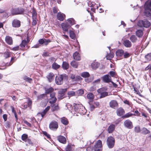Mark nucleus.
Instances as JSON below:
<instances>
[{"label": "nucleus", "mask_w": 151, "mask_h": 151, "mask_svg": "<svg viewBox=\"0 0 151 151\" xmlns=\"http://www.w3.org/2000/svg\"><path fill=\"white\" fill-rule=\"evenodd\" d=\"M67 88L62 89L59 91L58 93L60 95L58 97V98L61 99L63 98L64 96V93L67 91Z\"/></svg>", "instance_id": "9d476101"}, {"label": "nucleus", "mask_w": 151, "mask_h": 151, "mask_svg": "<svg viewBox=\"0 0 151 151\" xmlns=\"http://www.w3.org/2000/svg\"><path fill=\"white\" fill-rule=\"evenodd\" d=\"M134 131L136 133H138L139 132L141 131L140 127L139 126H137L135 127Z\"/></svg>", "instance_id": "49530a36"}, {"label": "nucleus", "mask_w": 151, "mask_h": 151, "mask_svg": "<svg viewBox=\"0 0 151 151\" xmlns=\"http://www.w3.org/2000/svg\"><path fill=\"white\" fill-rule=\"evenodd\" d=\"M24 9L23 8H17L13 9L11 10V13L13 15L22 14H24Z\"/></svg>", "instance_id": "20e7f679"}, {"label": "nucleus", "mask_w": 151, "mask_h": 151, "mask_svg": "<svg viewBox=\"0 0 151 151\" xmlns=\"http://www.w3.org/2000/svg\"><path fill=\"white\" fill-rule=\"evenodd\" d=\"M94 151H102V142L99 140H98L97 142L94 145L93 148Z\"/></svg>", "instance_id": "39448f33"}, {"label": "nucleus", "mask_w": 151, "mask_h": 151, "mask_svg": "<svg viewBox=\"0 0 151 151\" xmlns=\"http://www.w3.org/2000/svg\"><path fill=\"white\" fill-rule=\"evenodd\" d=\"M142 133L144 134H146L150 133V131L148 130L146 128L143 127L141 130Z\"/></svg>", "instance_id": "c85d7f7f"}, {"label": "nucleus", "mask_w": 151, "mask_h": 151, "mask_svg": "<svg viewBox=\"0 0 151 151\" xmlns=\"http://www.w3.org/2000/svg\"><path fill=\"white\" fill-rule=\"evenodd\" d=\"M46 112L44 111L41 113H39L38 115H41L42 117H43L46 114Z\"/></svg>", "instance_id": "052dcab7"}, {"label": "nucleus", "mask_w": 151, "mask_h": 151, "mask_svg": "<svg viewBox=\"0 0 151 151\" xmlns=\"http://www.w3.org/2000/svg\"><path fill=\"white\" fill-rule=\"evenodd\" d=\"M124 125L126 127L129 129H131L133 127L132 122L129 119L127 120L124 122Z\"/></svg>", "instance_id": "6e6552de"}, {"label": "nucleus", "mask_w": 151, "mask_h": 151, "mask_svg": "<svg viewBox=\"0 0 151 151\" xmlns=\"http://www.w3.org/2000/svg\"><path fill=\"white\" fill-rule=\"evenodd\" d=\"M61 122L65 125H67L69 123L68 119L64 117H62L61 119Z\"/></svg>", "instance_id": "bb28decb"}, {"label": "nucleus", "mask_w": 151, "mask_h": 151, "mask_svg": "<svg viewBox=\"0 0 151 151\" xmlns=\"http://www.w3.org/2000/svg\"><path fill=\"white\" fill-rule=\"evenodd\" d=\"M58 140L60 142L65 144L66 143V140L65 137L62 136H60L58 137Z\"/></svg>", "instance_id": "6ab92c4d"}, {"label": "nucleus", "mask_w": 151, "mask_h": 151, "mask_svg": "<svg viewBox=\"0 0 151 151\" xmlns=\"http://www.w3.org/2000/svg\"><path fill=\"white\" fill-rule=\"evenodd\" d=\"M100 79H98L96 80H95L93 82V83H99L100 82Z\"/></svg>", "instance_id": "774afa93"}, {"label": "nucleus", "mask_w": 151, "mask_h": 151, "mask_svg": "<svg viewBox=\"0 0 151 151\" xmlns=\"http://www.w3.org/2000/svg\"><path fill=\"white\" fill-rule=\"evenodd\" d=\"M145 58L148 61L150 60H151V53L148 54L145 56Z\"/></svg>", "instance_id": "8fccbe9b"}, {"label": "nucleus", "mask_w": 151, "mask_h": 151, "mask_svg": "<svg viewBox=\"0 0 151 151\" xmlns=\"http://www.w3.org/2000/svg\"><path fill=\"white\" fill-rule=\"evenodd\" d=\"M57 99L56 97L50 98V103L52 104L55 103Z\"/></svg>", "instance_id": "ea45409f"}, {"label": "nucleus", "mask_w": 151, "mask_h": 151, "mask_svg": "<svg viewBox=\"0 0 151 151\" xmlns=\"http://www.w3.org/2000/svg\"><path fill=\"white\" fill-rule=\"evenodd\" d=\"M100 98H101L105 97L108 95V93L106 91L100 94Z\"/></svg>", "instance_id": "a19ab883"}, {"label": "nucleus", "mask_w": 151, "mask_h": 151, "mask_svg": "<svg viewBox=\"0 0 151 151\" xmlns=\"http://www.w3.org/2000/svg\"><path fill=\"white\" fill-rule=\"evenodd\" d=\"M69 33L70 37L71 39L73 40H75L76 39V35L73 31L70 30Z\"/></svg>", "instance_id": "c756f323"}, {"label": "nucleus", "mask_w": 151, "mask_h": 151, "mask_svg": "<svg viewBox=\"0 0 151 151\" xmlns=\"http://www.w3.org/2000/svg\"><path fill=\"white\" fill-rule=\"evenodd\" d=\"M144 14L151 19V1L148 4H145Z\"/></svg>", "instance_id": "f257e3e1"}, {"label": "nucleus", "mask_w": 151, "mask_h": 151, "mask_svg": "<svg viewBox=\"0 0 151 151\" xmlns=\"http://www.w3.org/2000/svg\"><path fill=\"white\" fill-rule=\"evenodd\" d=\"M83 90L81 89H79L77 91V93L78 95H81L83 94Z\"/></svg>", "instance_id": "3c124183"}, {"label": "nucleus", "mask_w": 151, "mask_h": 151, "mask_svg": "<svg viewBox=\"0 0 151 151\" xmlns=\"http://www.w3.org/2000/svg\"><path fill=\"white\" fill-rule=\"evenodd\" d=\"M87 98L90 100V101H92L94 98L93 94L92 93H89L87 95Z\"/></svg>", "instance_id": "2f4dec72"}, {"label": "nucleus", "mask_w": 151, "mask_h": 151, "mask_svg": "<svg viewBox=\"0 0 151 151\" xmlns=\"http://www.w3.org/2000/svg\"><path fill=\"white\" fill-rule=\"evenodd\" d=\"M130 40L133 43H135L138 40L136 36L134 35H133L130 37Z\"/></svg>", "instance_id": "393cba45"}, {"label": "nucleus", "mask_w": 151, "mask_h": 151, "mask_svg": "<svg viewBox=\"0 0 151 151\" xmlns=\"http://www.w3.org/2000/svg\"><path fill=\"white\" fill-rule=\"evenodd\" d=\"M115 128V125L111 124L108 127V132L109 133H112L114 130Z\"/></svg>", "instance_id": "a211bd4d"}, {"label": "nucleus", "mask_w": 151, "mask_h": 151, "mask_svg": "<svg viewBox=\"0 0 151 151\" xmlns=\"http://www.w3.org/2000/svg\"><path fill=\"white\" fill-rule=\"evenodd\" d=\"M49 82H51L54 80L55 75L52 73H49L46 76Z\"/></svg>", "instance_id": "2eb2a0df"}, {"label": "nucleus", "mask_w": 151, "mask_h": 151, "mask_svg": "<svg viewBox=\"0 0 151 151\" xmlns=\"http://www.w3.org/2000/svg\"><path fill=\"white\" fill-rule=\"evenodd\" d=\"M52 66L53 69L56 70L60 68V65L54 62L52 64Z\"/></svg>", "instance_id": "7c9ffc66"}, {"label": "nucleus", "mask_w": 151, "mask_h": 151, "mask_svg": "<svg viewBox=\"0 0 151 151\" xmlns=\"http://www.w3.org/2000/svg\"><path fill=\"white\" fill-rule=\"evenodd\" d=\"M81 76L83 78H87L89 76V74L88 72H83L81 73Z\"/></svg>", "instance_id": "e433bc0d"}, {"label": "nucleus", "mask_w": 151, "mask_h": 151, "mask_svg": "<svg viewBox=\"0 0 151 151\" xmlns=\"http://www.w3.org/2000/svg\"><path fill=\"white\" fill-rule=\"evenodd\" d=\"M123 44L124 46L127 47H130L132 46V43L127 40H124Z\"/></svg>", "instance_id": "412c9836"}, {"label": "nucleus", "mask_w": 151, "mask_h": 151, "mask_svg": "<svg viewBox=\"0 0 151 151\" xmlns=\"http://www.w3.org/2000/svg\"><path fill=\"white\" fill-rule=\"evenodd\" d=\"M135 115L134 114H133L131 113H128L127 114H126L125 115H124L122 117L123 118H127L129 117L130 116H131L132 115Z\"/></svg>", "instance_id": "79ce46f5"}, {"label": "nucleus", "mask_w": 151, "mask_h": 151, "mask_svg": "<svg viewBox=\"0 0 151 151\" xmlns=\"http://www.w3.org/2000/svg\"><path fill=\"white\" fill-rule=\"evenodd\" d=\"M65 149L66 151H70L71 150V146L70 145H68Z\"/></svg>", "instance_id": "680f3d73"}, {"label": "nucleus", "mask_w": 151, "mask_h": 151, "mask_svg": "<svg viewBox=\"0 0 151 151\" xmlns=\"http://www.w3.org/2000/svg\"><path fill=\"white\" fill-rule=\"evenodd\" d=\"M22 139L24 142H25L27 139V135L26 134H23L22 136Z\"/></svg>", "instance_id": "37998d69"}, {"label": "nucleus", "mask_w": 151, "mask_h": 151, "mask_svg": "<svg viewBox=\"0 0 151 151\" xmlns=\"http://www.w3.org/2000/svg\"><path fill=\"white\" fill-rule=\"evenodd\" d=\"M36 13L35 11L33 12L32 13V19H36Z\"/></svg>", "instance_id": "13d9d810"}, {"label": "nucleus", "mask_w": 151, "mask_h": 151, "mask_svg": "<svg viewBox=\"0 0 151 151\" xmlns=\"http://www.w3.org/2000/svg\"><path fill=\"white\" fill-rule=\"evenodd\" d=\"M20 21L17 19H14L12 22V26L14 27H19L20 26Z\"/></svg>", "instance_id": "f8f14e48"}, {"label": "nucleus", "mask_w": 151, "mask_h": 151, "mask_svg": "<svg viewBox=\"0 0 151 151\" xmlns=\"http://www.w3.org/2000/svg\"><path fill=\"white\" fill-rule=\"evenodd\" d=\"M67 23L70 26L75 24V21L74 19L72 18L68 19L67 20Z\"/></svg>", "instance_id": "5701e85b"}, {"label": "nucleus", "mask_w": 151, "mask_h": 151, "mask_svg": "<svg viewBox=\"0 0 151 151\" xmlns=\"http://www.w3.org/2000/svg\"><path fill=\"white\" fill-rule=\"evenodd\" d=\"M68 94L69 96H75V92L73 91H69L68 93Z\"/></svg>", "instance_id": "de8ad7c7"}, {"label": "nucleus", "mask_w": 151, "mask_h": 151, "mask_svg": "<svg viewBox=\"0 0 151 151\" xmlns=\"http://www.w3.org/2000/svg\"><path fill=\"white\" fill-rule=\"evenodd\" d=\"M123 54L124 57L125 58H128L130 56V54L127 52H125L124 53V52Z\"/></svg>", "instance_id": "864d4df0"}, {"label": "nucleus", "mask_w": 151, "mask_h": 151, "mask_svg": "<svg viewBox=\"0 0 151 151\" xmlns=\"http://www.w3.org/2000/svg\"><path fill=\"white\" fill-rule=\"evenodd\" d=\"M6 42L9 45H11L12 43V38L9 36H6L5 38Z\"/></svg>", "instance_id": "cd10ccee"}, {"label": "nucleus", "mask_w": 151, "mask_h": 151, "mask_svg": "<svg viewBox=\"0 0 151 151\" xmlns=\"http://www.w3.org/2000/svg\"><path fill=\"white\" fill-rule=\"evenodd\" d=\"M104 82L105 83H109L111 82V76L108 75H105L102 78Z\"/></svg>", "instance_id": "1a4fd4ad"}, {"label": "nucleus", "mask_w": 151, "mask_h": 151, "mask_svg": "<svg viewBox=\"0 0 151 151\" xmlns=\"http://www.w3.org/2000/svg\"><path fill=\"white\" fill-rule=\"evenodd\" d=\"M106 90L107 89L106 88H102L98 89L97 90V91L99 93L101 94L102 93L106 91Z\"/></svg>", "instance_id": "f704fd0d"}, {"label": "nucleus", "mask_w": 151, "mask_h": 151, "mask_svg": "<svg viewBox=\"0 0 151 151\" xmlns=\"http://www.w3.org/2000/svg\"><path fill=\"white\" fill-rule=\"evenodd\" d=\"M61 26L63 31L68 32V28L70 27V25L67 23H62Z\"/></svg>", "instance_id": "4468645a"}, {"label": "nucleus", "mask_w": 151, "mask_h": 151, "mask_svg": "<svg viewBox=\"0 0 151 151\" xmlns=\"http://www.w3.org/2000/svg\"><path fill=\"white\" fill-rule=\"evenodd\" d=\"M53 111H57L59 109V108L58 105L53 106H52Z\"/></svg>", "instance_id": "5fc2aeb1"}, {"label": "nucleus", "mask_w": 151, "mask_h": 151, "mask_svg": "<svg viewBox=\"0 0 151 151\" xmlns=\"http://www.w3.org/2000/svg\"><path fill=\"white\" fill-rule=\"evenodd\" d=\"M110 106L113 109H115L118 106V104L115 100H111L109 103Z\"/></svg>", "instance_id": "ddd939ff"}, {"label": "nucleus", "mask_w": 151, "mask_h": 151, "mask_svg": "<svg viewBox=\"0 0 151 151\" xmlns=\"http://www.w3.org/2000/svg\"><path fill=\"white\" fill-rule=\"evenodd\" d=\"M53 91L54 89L53 88H50L46 90L45 93L47 94L50 93Z\"/></svg>", "instance_id": "58836bf2"}, {"label": "nucleus", "mask_w": 151, "mask_h": 151, "mask_svg": "<svg viewBox=\"0 0 151 151\" xmlns=\"http://www.w3.org/2000/svg\"><path fill=\"white\" fill-rule=\"evenodd\" d=\"M66 77L65 74L61 75L56 76L55 78L56 83L58 85H61L63 82V80Z\"/></svg>", "instance_id": "7ed1b4c3"}, {"label": "nucleus", "mask_w": 151, "mask_h": 151, "mask_svg": "<svg viewBox=\"0 0 151 151\" xmlns=\"http://www.w3.org/2000/svg\"><path fill=\"white\" fill-rule=\"evenodd\" d=\"M55 92L53 91L50 93V97L51 98L55 97Z\"/></svg>", "instance_id": "0e129e2a"}, {"label": "nucleus", "mask_w": 151, "mask_h": 151, "mask_svg": "<svg viewBox=\"0 0 151 151\" xmlns=\"http://www.w3.org/2000/svg\"><path fill=\"white\" fill-rule=\"evenodd\" d=\"M10 55L9 52H6L4 53V56L5 58H6L10 57Z\"/></svg>", "instance_id": "a18cd8bd"}, {"label": "nucleus", "mask_w": 151, "mask_h": 151, "mask_svg": "<svg viewBox=\"0 0 151 151\" xmlns=\"http://www.w3.org/2000/svg\"><path fill=\"white\" fill-rule=\"evenodd\" d=\"M10 107H11V108L12 109V111L13 113L14 114L15 113H16V111H15V110L14 109V107L13 106H10Z\"/></svg>", "instance_id": "338daca9"}, {"label": "nucleus", "mask_w": 151, "mask_h": 151, "mask_svg": "<svg viewBox=\"0 0 151 151\" xmlns=\"http://www.w3.org/2000/svg\"><path fill=\"white\" fill-rule=\"evenodd\" d=\"M70 65L73 67L77 68L78 65V63L73 60L70 63Z\"/></svg>", "instance_id": "72a5a7b5"}, {"label": "nucleus", "mask_w": 151, "mask_h": 151, "mask_svg": "<svg viewBox=\"0 0 151 151\" xmlns=\"http://www.w3.org/2000/svg\"><path fill=\"white\" fill-rule=\"evenodd\" d=\"M115 143L114 139L112 137H109L107 139V144L109 148H112Z\"/></svg>", "instance_id": "423d86ee"}, {"label": "nucleus", "mask_w": 151, "mask_h": 151, "mask_svg": "<svg viewBox=\"0 0 151 151\" xmlns=\"http://www.w3.org/2000/svg\"><path fill=\"white\" fill-rule=\"evenodd\" d=\"M23 79L26 81L28 82L29 83H31L32 81V79L31 78L26 76L23 77Z\"/></svg>", "instance_id": "4c0bfd02"}, {"label": "nucleus", "mask_w": 151, "mask_h": 151, "mask_svg": "<svg viewBox=\"0 0 151 151\" xmlns=\"http://www.w3.org/2000/svg\"><path fill=\"white\" fill-rule=\"evenodd\" d=\"M32 103V101L30 99H29L27 103V106L30 109H31V106Z\"/></svg>", "instance_id": "09e8293b"}, {"label": "nucleus", "mask_w": 151, "mask_h": 151, "mask_svg": "<svg viewBox=\"0 0 151 151\" xmlns=\"http://www.w3.org/2000/svg\"><path fill=\"white\" fill-rule=\"evenodd\" d=\"M137 25L140 27H143L148 28L150 26V23L147 19H144L143 20H139L138 22Z\"/></svg>", "instance_id": "f03ea898"}, {"label": "nucleus", "mask_w": 151, "mask_h": 151, "mask_svg": "<svg viewBox=\"0 0 151 151\" xmlns=\"http://www.w3.org/2000/svg\"><path fill=\"white\" fill-rule=\"evenodd\" d=\"M24 123L29 127H31V124L29 123L27 121L24 120Z\"/></svg>", "instance_id": "e2e57ef3"}, {"label": "nucleus", "mask_w": 151, "mask_h": 151, "mask_svg": "<svg viewBox=\"0 0 151 151\" xmlns=\"http://www.w3.org/2000/svg\"><path fill=\"white\" fill-rule=\"evenodd\" d=\"M124 54V51L122 50H119L116 52V56H122Z\"/></svg>", "instance_id": "c9c22d12"}, {"label": "nucleus", "mask_w": 151, "mask_h": 151, "mask_svg": "<svg viewBox=\"0 0 151 151\" xmlns=\"http://www.w3.org/2000/svg\"><path fill=\"white\" fill-rule=\"evenodd\" d=\"M75 110L77 112H81L83 111V109L85 108L81 104H76L74 106Z\"/></svg>", "instance_id": "9b49d317"}, {"label": "nucleus", "mask_w": 151, "mask_h": 151, "mask_svg": "<svg viewBox=\"0 0 151 151\" xmlns=\"http://www.w3.org/2000/svg\"><path fill=\"white\" fill-rule=\"evenodd\" d=\"M25 142H27L29 144H30L31 145H32V142L31 141V139H27Z\"/></svg>", "instance_id": "bf43d9fd"}, {"label": "nucleus", "mask_w": 151, "mask_h": 151, "mask_svg": "<svg viewBox=\"0 0 151 151\" xmlns=\"http://www.w3.org/2000/svg\"><path fill=\"white\" fill-rule=\"evenodd\" d=\"M136 34L139 38H141L143 34V31L140 29L137 30L136 32Z\"/></svg>", "instance_id": "b1692460"}, {"label": "nucleus", "mask_w": 151, "mask_h": 151, "mask_svg": "<svg viewBox=\"0 0 151 151\" xmlns=\"http://www.w3.org/2000/svg\"><path fill=\"white\" fill-rule=\"evenodd\" d=\"M58 127V123L55 121H52L49 124V128L52 130H56Z\"/></svg>", "instance_id": "0eeeda50"}, {"label": "nucleus", "mask_w": 151, "mask_h": 151, "mask_svg": "<svg viewBox=\"0 0 151 151\" xmlns=\"http://www.w3.org/2000/svg\"><path fill=\"white\" fill-rule=\"evenodd\" d=\"M62 67L64 70H67L69 68V64L65 61L63 62Z\"/></svg>", "instance_id": "a878e982"}, {"label": "nucleus", "mask_w": 151, "mask_h": 151, "mask_svg": "<svg viewBox=\"0 0 151 151\" xmlns=\"http://www.w3.org/2000/svg\"><path fill=\"white\" fill-rule=\"evenodd\" d=\"M73 57L76 60H81L80 55L77 52H76L73 54Z\"/></svg>", "instance_id": "f3484780"}, {"label": "nucleus", "mask_w": 151, "mask_h": 151, "mask_svg": "<svg viewBox=\"0 0 151 151\" xmlns=\"http://www.w3.org/2000/svg\"><path fill=\"white\" fill-rule=\"evenodd\" d=\"M124 113V110L122 108H120L118 109L116 111L117 115L121 116L123 115Z\"/></svg>", "instance_id": "aec40b11"}, {"label": "nucleus", "mask_w": 151, "mask_h": 151, "mask_svg": "<svg viewBox=\"0 0 151 151\" xmlns=\"http://www.w3.org/2000/svg\"><path fill=\"white\" fill-rule=\"evenodd\" d=\"M33 19V21L32 22V25L33 26H35L36 24L37 23V20L36 19Z\"/></svg>", "instance_id": "6e6d98bb"}, {"label": "nucleus", "mask_w": 151, "mask_h": 151, "mask_svg": "<svg viewBox=\"0 0 151 151\" xmlns=\"http://www.w3.org/2000/svg\"><path fill=\"white\" fill-rule=\"evenodd\" d=\"M28 42L26 40H23L22 41L20 45V46L22 48H24L25 46L27 45Z\"/></svg>", "instance_id": "473e14b6"}, {"label": "nucleus", "mask_w": 151, "mask_h": 151, "mask_svg": "<svg viewBox=\"0 0 151 151\" xmlns=\"http://www.w3.org/2000/svg\"><path fill=\"white\" fill-rule=\"evenodd\" d=\"M65 16V15L64 14L60 12H58L57 16V19L60 21H63L64 20Z\"/></svg>", "instance_id": "dca6fc26"}, {"label": "nucleus", "mask_w": 151, "mask_h": 151, "mask_svg": "<svg viewBox=\"0 0 151 151\" xmlns=\"http://www.w3.org/2000/svg\"><path fill=\"white\" fill-rule=\"evenodd\" d=\"M106 57L107 59L110 60L114 57V55L113 54H109L107 53L106 55Z\"/></svg>", "instance_id": "c03bdc74"}, {"label": "nucleus", "mask_w": 151, "mask_h": 151, "mask_svg": "<svg viewBox=\"0 0 151 151\" xmlns=\"http://www.w3.org/2000/svg\"><path fill=\"white\" fill-rule=\"evenodd\" d=\"M81 79V78L79 76H76L75 78L73 80V81H77L80 80Z\"/></svg>", "instance_id": "603ef678"}, {"label": "nucleus", "mask_w": 151, "mask_h": 151, "mask_svg": "<svg viewBox=\"0 0 151 151\" xmlns=\"http://www.w3.org/2000/svg\"><path fill=\"white\" fill-rule=\"evenodd\" d=\"M50 42V40H47L44 39H40L39 40V42L41 44H42L43 43H45L46 45H47L48 43Z\"/></svg>", "instance_id": "4be33fe9"}, {"label": "nucleus", "mask_w": 151, "mask_h": 151, "mask_svg": "<svg viewBox=\"0 0 151 151\" xmlns=\"http://www.w3.org/2000/svg\"><path fill=\"white\" fill-rule=\"evenodd\" d=\"M3 118L5 121H6L7 119V115L6 114H4L3 115Z\"/></svg>", "instance_id": "69168bd1"}, {"label": "nucleus", "mask_w": 151, "mask_h": 151, "mask_svg": "<svg viewBox=\"0 0 151 151\" xmlns=\"http://www.w3.org/2000/svg\"><path fill=\"white\" fill-rule=\"evenodd\" d=\"M110 76L112 77H114L115 75V73L114 71H110L109 72Z\"/></svg>", "instance_id": "4d7b16f0"}]
</instances>
